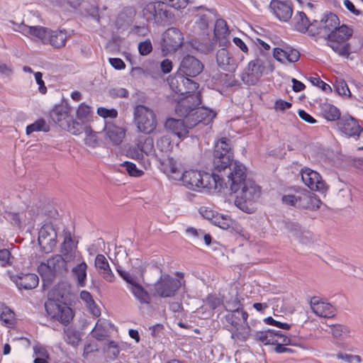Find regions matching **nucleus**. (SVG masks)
Returning <instances> with one entry per match:
<instances>
[{"label": "nucleus", "mask_w": 363, "mask_h": 363, "mask_svg": "<svg viewBox=\"0 0 363 363\" xmlns=\"http://www.w3.org/2000/svg\"><path fill=\"white\" fill-rule=\"evenodd\" d=\"M201 103V96L191 94L179 100L176 106V112L186 118L189 127H194L199 123L208 124L215 118L216 113L204 107H197Z\"/></svg>", "instance_id": "obj_1"}, {"label": "nucleus", "mask_w": 363, "mask_h": 363, "mask_svg": "<svg viewBox=\"0 0 363 363\" xmlns=\"http://www.w3.org/2000/svg\"><path fill=\"white\" fill-rule=\"evenodd\" d=\"M187 189L202 191L204 189L216 190L222 186L220 177L216 173L190 169L182 173V179Z\"/></svg>", "instance_id": "obj_2"}, {"label": "nucleus", "mask_w": 363, "mask_h": 363, "mask_svg": "<svg viewBox=\"0 0 363 363\" xmlns=\"http://www.w3.org/2000/svg\"><path fill=\"white\" fill-rule=\"evenodd\" d=\"M236 194L235 204L243 212L252 213L255 211V203L261 194L260 187L252 180L248 179L241 186Z\"/></svg>", "instance_id": "obj_3"}, {"label": "nucleus", "mask_w": 363, "mask_h": 363, "mask_svg": "<svg viewBox=\"0 0 363 363\" xmlns=\"http://www.w3.org/2000/svg\"><path fill=\"white\" fill-rule=\"evenodd\" d=\"M353 29L345 25H339L329 35L327 45L338 55L347 58L350 55V45L347 41L352 37Z\"/></svg>", "instance_id": "obj_4"}, {"label": "nucleus", "mask_w": 363, "mask_h": 363, "mask_svg": "<svg viewBox=\"0 0 363 363\" xmlns=\"http://www.w3.org/2000/svg\"><path fill=\"white\" fill-rule=\"evenodd\" d=\"M134 122L140 132L150 134L156 128V115L148 107L138 105L134 110Z\"/></svg>", "instance_id": "obj_5"}, {"label": "nucleus", "mask_w": 363, "mask_h": 363, "mask_svg": "<svg viewBox=\"0 0 363 363\" xmlns=\"http://www.w3.org/2000/svg\"><path fill=\"white\" fill-rule=\"evenodd\" d=\"M67 266L62 255H55L49 258L46 262H42L38 267V271L43 281L50 282L56 276L67 272Z\"/></svg>", "instance_id": "obj_6"}, {"label": "nucleus", "mask_w": 363, "mask_h": 363, "mask_svg": "<svg viewBox=\"0 0 363 363\" xmlns=\"http://www.w3.org/2000/svg\"><path fill=\"white\" fill-rule=\"evenodd\" d=\"M164 2L162 1L150 2L143 9L144 18L155 23L162 24L172 18V13L167 9Z\"/></svg>", "instance_id": "obj_7"}, {"label": "nucleus", "mask_w": 363, "mask_h": 363, "mask_svg": "<svg viewBox=\"0 0 363 363\" xmlns=\"http://www.w3.org/2000/svg\"><path fill=\"white\" fill-rule=\"evenodd\" d=\"M13 30L21 33L25 37L36 41L39 40L45 44L49 28L38 25H33L23 21L21 23H13Z\"/></svg>", "instance_id": "obj_8"}, {"label": "nucleus", "mask_w": 363, "mask_h": 363, "mask_svg": "<svg viewBox=\"0 0 363 363\" xmlns=\"http://www.w3.org/2000/svg\"><path fill=\"white\" fill-rule=\"evenodd\" d=\"M181 286V280L168 274H162L155 284V291L157 295L162 298L172 297Z\"/></svg>", "instance_id": "obj_9"}, {"label": "nucleus", "mask_w": 363, "mask_h": 363, "mask_svg": "<svg viewBox=\"0 0 363 363\" xmlns=\"http://www.w3.org/2000/svg\"><path fill=\"white\" fill-rule=\"evenodd\" d=\"M116 270L120 276L128 283V289L131 291L135 298L141 304L150 303V296L149 294L138 283L136 277L119 267Z\"/></svg>", "instance_id": "obj_10"}, {"label": "nucleus", "mask_w": 363, "mask_h": 363, "mask_svg": "<svg viewBox=\"0 0 363 363\" xmlns=\"http://www.w3.org/2000/svg\"><path fill=\"white\" fill-rule=\"evenodd\" d=\"M186 77L185 74H178L172 79L169 85L175 93L181 95L186 94L184 98L191 94H199V92H194L199 88V84Z\"/></svg>", "instance_id": "obj_11"}, {"label": "nucleus", "mask_w": 363, "mask_h": 363, "mask_svg": "<svg viewBox=\"0 0 363 363\" xmlns=\"http://www.w3.org/2000/svg\"><path fill=\"white\" fill-rule=\"evenodd\" d=\"M48 314L64 325H67L73 318L72 309L65 303H60L50 300L45 304Z\"/></svg>", "instance_id": "obj_12"}, {"label": "nucleus", "mask_w": 363, "mask_h": 363, "mask_svg": "<svg viewBox=\"0 0 363 363\" xmlns=\"http://www.w3.org/2000/svg\"><path fill=\"white\" fill-rule=\"evenodd\" d=\"M227 184L231 192L238 191L247 179L246 168L239 162H235L229 168Z\"/></svg>", "instance_id": "obj_13"}, {"label": "nucleus", "mask_w": 363, "mask_h": 363, "mask_svg": "<svg viewBox=\"0 0 363 363\" xmlns=\"http://www.w3.org/2000/svg\"><path fill=\"white\" fill-rule=\"evenodd\" d=\"M264 69L265 62L258 57L248 63L241 79L247 85H255L262 77Z\"/></svg>", "instance_id": "obj_14"}, {"label": "nucleus", "mask_w": 363, "mask_h": 363, "mask_svg": "<svg viewBox=\"0 0 363 363\" xmlns=\"http://www.w3.org/2000/svg\"><path fill=\"white\" fill-rule=\"evenodd\" d=\"M183 42L182 33L177 28H169L162 35V50L166 52H175L182 45Z\"/></svg>", "instance_id": "obj_15"}, {"label": "nucleus", "mask_w": 363, "mask_h": 363, "mask_svg": "<svg viewBox=\"0 0 363 363\" xmlns=\"http://www.w3.org/2000/svg\"><path fill=\"white\" fill-rule=\"evenodd\" d=\"M301 174L303 182L312 191L325 193L328 190V185L316 171L306 167L301 169Z\"/></svg>", "instance_id": "obj_16"}, {"label": "nucleus", "mask_w": 363, "mask_h": 363, "mask_svg": "<svg viewBox=\"0 0 363 363\" xmlns=\"http://www.w3.org/2000/svg\"><path fill=\"white\" fill-rule=\"evenodd\" d=\"M38 243L44 252L48 253L52 250L57 243V233L52 225L47 223L40 228Z\"/></svg>", "instance_id": "obj_17"}, {"label": "nucleus", "mask_w": 363, "mask_h": 363, "mask_svg": "<svg viewBox=\"0 0 363 363\" xmlns=\"http://www.w3.org/2000/svg\"><path fill=\"white\" fill-rule=\"evenodd\" d=\"M340 24V21L337 15L333 13H328L322 17L318 28L315 33V35L327 39L330 35Z\"/></svg>", "instance_id": "obj_18"}, {"label": "nucleus", "mask_w": 363, "mask_h": 363, "mask_svg": "<svg viewBox=\"0 0 363 363\" xmlns=\"http://www.w3.org/2000/svg\"><path fill=\"white\" fill-rule=\"evenodd\" d=\"M255 337L264 345H276L278 342L284 345H291L290 338L278 330H267L259 331L256 333Z\"/></svg>", "instance_id": "obj_19"}, {"label": "nucleus", "mask_w": 363, "mask_h": 363, "mask_svg": "<svg viewBox=\"0 0 363 363\" xmlns=\"http://www.w3.org/2000/svg\"><path fill=\"white\" fill-rule=\"evenodd\" d=\"M203 69V64L197 58L191 55L184 57L179 67V74L186 77H194L199 74Z\"/></svg>", "instance_id": "obj_20"}, {"label": "nucleus", "mask_w": 363, "mask_h": 363, "mask_svg": "<svg viewBox=\"0 0 363 363\" xmlns=\"http://www.w3.org/2000/svg\"><path fill=\"white\" fill-rule=\"evenodd\" d=\"M193 11H196L194 25V31L197 33H203L207 30L211 21V12L203 7H195Z\"/></svg>", "instance_id": "obj_21"}, {"label": "nucleus", "mask_w": 363, "mask_h": 363, "mask_svg": "<svg viewBox=\"0 0 363 363\" xmlns=\"http://www.w3.org/2000/svg\"><path fill=\"white\" fill-rule=\"evenodd\" d=\"M269 8L274 15L281 21L286 22L291 18L293 9L288 2L272 0Z\"/></svg>", "instance_id": "obj_22"}, {"label": "nucleus", "mask_w": 363, "mask_h": 363, "mask_svg": "<svg viewBox=\"0 0 363 363\" xmlns=\"http://www.w3.org/2000/svg\"><path fill=\"white\" fill-rule=\"evenodd\" d=\"M216 62L220 69L230 72H234L238 67L236 60L226 48H220L216 52Z\"/></svg>", "instance_id": "obj_23"}, {"label": "nucleus", "mask_w": 363, "mask_h": 363, "mask_svg": "<svg viewBox=\"0 0 363 363\" xmlns=\"http://www.w3.org/2000/svg\"><path fill=\"white\" fill-rule=\"evenodd\" d=\"M104 131L106 139L114 145H120L125 135V131L122 127L108 121L105 122Z\"/></svg>", "instance_id": "obj_24"}, {"label": "nucleus", "mask_w": 363, "mask_h": 363, "mask_svg": "<svg viewBox=\"0 0 363 363\" xmlns=\"http://www.w3.org/2000/svg\"><path fill=\"white\" fill-rule=\"evenodd\" d=\"M322 204L319 197L312 192L304 191L298 194V208L314 211Z\"/></svg>", "instance_id": "obj_25"}, {"label": "nucleus", "mask_w": 363, "mask_h": 363, "mask_svg": "<svg viewBox=\"0 0 363 363\" xmlns=\"http://www.w3.org/2000/svg\"><path fill=\"white\" fill-rule=\"evenodd\" d=\"M165 128L176 135L179 138H184L189 133V130L193 127H189V123L184 121L175 118H168L164 124Z\"/></svg>", "instance_id": "obj_26"}, {"label": "nucleus", "mask_w": 363, "mask_h": 363, "mask_svg": "<svg viewBox=\"0 0 363 363\" xmlns=\"http://www.w3.org/2000/svg\"><path fill=\"white\" fill-rule=\"evenodd\" d=\"M11 279L18 289H23L26 290L35 288L39 283L38 277L35 274L33 273L13 275L11 277Z\"/></svg>", "instance_id": "obj_27"}, {"label": "nucleus", "mask_w": 363, "mask_h": 363, "mask_svg": "<svg viewBox=\"0 0 363 363\" xmlns=\"http://www.w3.org/2000/svg\"><path fill=\"white\" fill-rule=\"evenodd\" d=\"M292 23L296 30L301 33L308 31V33L311 35L315 36V33L313 30V28L315 26V25L313 23H310L309 20L305 13L302 11L296 12L293 18Z\"/></svg>", "instance_id": "obj_28"}, {"label": "nucleus", "mask_w": 363, "mask_h": 363, "mask_svg": "<svg viewBox=\"0 0 363 363\" xmlns=\"http://www.w3.org/2000/svg\"><path fill=\"white\" fill-rule=\"evenodd\" d=\"M163 172L174 180H181L182 167L181 163L172 157H168L161 162Z\"/></svg>", "instance_id": "obj_29"}, {"label": "nucleus", "mask_w": 363, "mask_h": 363, "mask_svg": "<svg viewBox=\"0 0 363 363\" xmlns=\"http://www.w3.org/2000/svg\"><path fill=\"white\" fill-rule=\"evenodd\" d=\"M274 57L281 63H293L297 62L300 58L299 52L290 47L284 49L276 48L274 49Z\"/></svg>", "instance_id": "obj_30"}, {"label": "nucleus", "mask_w": 363, "mask_h": 363, "mask_svg": "<svg viewBox=\"0 0 363 363\" xmlns=\"http://www.w3.org/2000/svg\"><path fill=\"white\" fill-rule=\"evenodd\" d=\"M67 38L68 35L65 30H52L49 28L44 45H50L55 49H60L65 46Z\"/></svg>", "instance_id": "obj_31"}, {"label": "nucleus", "mask_w": 363, "mask_h": 363, "mask_svg": "<svg viewBox=\"0 0 363 363\" xmlns=\"http://www.w3.org/2000/svg\"><path fill=\"white\" fill-rule=\"evenodd\" d=\"M311 307L314 313L320 317L331 318L335 315V309L330 303L313 297L311 300Z\"/></svg>", "instance_id": "obj_32"}, {"label": "nucleus", "mask_w": 363, "mask_h": 363, "mask_svg": "<svg viewBox=\"0 0 363 363\" xmlns=\"http://www.w3.org/2000/svg\"><path fill=\"white\" fill-rule=\"evenodd\" d=\"M95 267L99 274L107 281L112 282L114 275L111 271L108 260L104 255L99 254L96 255L94 262Z\"/></svg>", "instance_id": "obj_33"}, {"label": "nucleus", "mask_w": 363, "mask_h": 363, "mask_svg": "<svg viewBox=\"0 0 363 363\" xmlns=\"http://www.w3.org/2000/svg\"><path fill=\"white\" fill-rule=\"evenodd\" d=\"M339 129L347 136L357 135L360 132V126L352 116L344 117L338 123Z\"/></svg>", "instance_id": "obj_34"}, {"label": "nucleus", "mask_w": 363, "mask_h": 363, "mask_svg": "<svg viewBox=\"0 0 363 363\" xmlns=\"http://www.w3.org/2000/svg\"><path fill=\"white\" fill-rule=\"evenodd\" d=\"M111 327V324L108 320L99 319L92 330L93 336L98 340H104L108 335Z\"/></svg>", "instance_id": "obj_35"}, {"label": "nucleus", "mask_w": 363, "mask_h": 363, "mask_svg": "<svg viewBox=\"0 0 363 363\" xmlns=\"http://www.w3.org/2000/svg\"><path fill=\"white\" fill-rule=\"evenodd\" d=\"M86 270L87 264L83 261L77 263V265L72 269V275L76 279L77 285L80 287H84L86 286Z\"/></svg>", "instance_id": "obj_36"}, {"label": "nucleus", "mask_w": 363, "mask_h": 363, "mask_svg": "<svg viewBox=\"0 0 363 363\" xmlns=\"http://www.w3.org/2000/svg\"><path fill=\"white\" fill-rule=\"evenodd\" d=\"M230 140L222 138L215 145L214 158L213 160H220V157H224L226 155H233L230 151Z\"/></svg>", "instance_id": "obj_37"}, {"label": "nucleus", "mask_w": 363, "mask_h": 363, "mask_svg": "<svg viewBox=\"0 0 363 363\" xmlns=\"http://www.w3.org/2000/svg\"><path fill=\"white\" fill-rule=\"evenodd\" d=\"M213 223L223 230L237 228V223L228 215L216 213Z\"/></svg>", "instance_id": "obj_38"}, {"label": "nucleus", "mask_w": 363, "mask_h": 363, "mask_svg": "<svg viewBox=\"0 0 363 363\" xmlns=\"http://www.w3.org/2000/svg\"><path fill=\"white\" fill-rule=\"evenodd\" d=\"M215 37L220 41L228 39L230 32L225 21L223 19H218L215 23L214 28Z\"/></svg>", "instance_id": "obj_39"}, {"label": "nucleus", "mask_w": 363, "mask_h": 363, "mask_svg": "<svg viewBox=\"0 0 363 363\" xmlns=\"http://www.w3.org/2000/svg\"><path fill=\"white\" fill-rule=\"evenodd\" d=\"M68 108L64 105L55 106L50 112V117L52 120L55 123H59L60 125H62L61 123L68 117Z\"/></svg>", "instance_id": "obj_40"}, {"label": "nucleus", "mask_w": 363, "mask_h": 363, "mask_svg": "<svg viewBox=\"0 0 363 363\" xmlns=\"http://www.w3.org/2000/svg\"><path fill=\"white\" fill-rule=\"evenodd\" d=\"M138 148L143 153L149 155L154 150V142L151 137L140 138L137 143Z\"/></svg>", "instance_id": "obj_41"}, {"label": "nucleus", "mask_w": 363, "mask_h": 363, "mask_svg": "<svg viewBox=\"0 0 363 363\" xmlns=\"http://www.w3.org/2000/svg\"><path fill=\"white\" fill-rule=\"evenodd\" d=\"M62 259L65 260V264H67L70 262H82V257L80 253L76 250V248L70 247L63 252L62 255Z\"/></svg>", "instance_id": "obj_42"}, {"label": "nucleus", "mask_w": 363, "mask_h": 363, "mask_svg": "<svg viewBox=\"0 0 363 363\" xmlns=\"http://www.w3.org/2000/svg\"><path fill=\"white\" fill-rule=\"evenodd\" d=\"M330 333H332L333 336L336 338H346L348 337H350V330L349 328L344 325L340 324H336L333 325L330 327Z\"/></svg>", "instance_id": "obj_43"}, {"label": "nucleus", "mask_w": 363, "mask_h": 363, "mask_svg": "<svg viewBox=\"0 0 363 363\" xmlns=\"http://www.w3.org/2000/svg\"><path fill=\"white\" fill-rule=\"evenodd\" d=\"M322 111L325 118L328 121H333L339 118L340 111L337 107L329 104H325L322 106Z\"/></svg>", "instance_id": "obj_44"}, {"label": "nucleus", "mask_w": 363, "mask_h": 363, "mask_svg": "<svg viewBox=\"0 0 363 363\" xmlns=\"http://www.w3.org/2000/svg\"><path fill=\"white\" fill-rule=\"evenodd\" d=\"M49 130V126L44 119H38L33 123L28 125L26 127V133L27 135H30L33 132L43 131L48 132Z\"/></svg>", "instance_id": "obj_45"}, {"label": "nucleus", "mask_w": 363, "mask_h": 363, "mask_svg": "<svg viewBox=\"0 0 363 363\" xmlns=\"http://www.w3.org/2000/svg\"><path fill=\"white\" fill-rule=\"evenodd\" d=\"M233 155H226L223 157H220V160H213V165L215 169L220 172L221 170H225L227 167H230L233 163Z\"/></svg>", "instance_id": "obj_46"}, {"label": "nucleus", "mask_w": 363, "mask_h": 363, "mask_svg": "<svg viewBox=\"0 0 363 363\" xmlns=\"http://www.w3.org/2000/svg\"><path fill=\"white\" fill-rule=\"evenodd\" d=\"M85 138L84 139L86 145L90 147H96L99 145L97 133L88 126L85 129Z\"/></svg>", "instance_id": "obj_47"}, {"label": "nucleus", "mask_w": 363, "mask_h": 363, "mask_svg": "<svg viewBox=\"0 0 363 363\" xmlns=\"http://www.w3.org/2000/svg\"><path fill=\"white\" fill-rule=\"evenodd\" d=\"M284 227L289 236L296 239H301L302 230L298 224L292 222H286Z\"/></svg>", "instance_id": "obj_48"}, {"label": "nucleus", "mask_w": 363, "mask_h": 363, "mask_svg": "<svg viewBox=\"0 0 363 363\" xmlns=\"http://www.w3.org/2000/svg\"><path fill=\"white\" fill-rule=\"evenodd\" d=\"M84 0H55V6H58L62 9H68L69 7L72 9L78 8Z\"/></svg>", "instance_id": "obj_49"}, {"label": "nucleus", "mask_w": 363, "mask_h": 363, "mask_svg": "<svg viewBox=\"0 0 363 363\" xmlns=\"http://www.w3.org/2000/svg\"><path fill=\"white\" fill-rule=\"evenodd\" d=\"M91 108L84 104H82L77 111V116L82 122L88 121L91 116Z\"/></svg>", "instance_id": "obj_50"}, {"label": "nucleus", "mask_w": 363, "mask_h": 363, "mask_svg": "<svg viewBox=\"0 0 363 363\" xmlns=\"http://www.w3.org/2000/svg\"><path fill=\"white\" fill-rule=\"evenodd\" d=\"M156 147L160 152L167 153L172 148L171 140L168 136H162L156 142Z\"/></svg>", "instance_id": "obj_51"}, {"label": "nucleus", "mask_w": 363, "mask_h": 363, "mask_svg": "<svg viewBox=\"0 0 363 363\" xmlns=\"http://www.w3.org/2000/svg\"><path fill=\"white\" fill-rule=\"evenodd\" d=\"M336 359L345 361L347 363H360L362 358L359 355L338 352L333 355Z\"/></svg>", "instance_id": "obj_52"}, {"label": "nucleus", "mask_w": 363, "mask_h": 363, "mask_svg": "<svg viewBox=\"0 0 363 363\" xmlns=\"http://www.w3.org/2000/svg\"><path fill=\"white\" fill-rule=\"evenodd\" d=\"M88 127L83 123H80L76 121H72L67 125V130L72 135H79L85 132V129Z\"/></svg>", "instance_id": "obj_53"}, {"label": "nucleus", "mask_w": 363, "mask_h": 363, "mask_svg": "<svg viewBox=\"0 0 363 363\" xmlns=\"http://www.w3.org/2000/svg\"><path fill=\"white\" fill-rule=\"evenodd\" d=\"M14 318V313L4 304H0V319L6 323H10Z\"/></svg>", "instance_id": "obj_54"}, {"label": "nucleus", "mask_w": 363, "mask_h": 363, "mask_svg": "<svg viewBox=\"0 0 363 363\" xmlns=\"http://www.w3.org/2000/svg\"><path fill=\"white\" fill-rule=\"evenodd\" d=\"M66 341L72 346H77L80 341L79 334L74 330L68 328L65 331Z\"/></svg>", "instance_id": "obj_55"}, {"label": "nucleus", "mask_w": 363, "mask_h": 363, "mask_svg": "<svg viewBox=\"0 0 363 363\" xmlns=\"http://www.w3.org/2000/svg\"><path fill=\"white\" fill-rule=\"evenodd\" d=\"M335 89L339 95L348 97L351 96V92L347 83L344 80H337L335 82Z\"/></svg>", "instance_id": "obj_56"}, {"label": "nucleus", "mask_w": 363, "mask_h": 363, "mask_svg": "<svg viewBox=\"0 0 363 363\" xmlns=\"http://www.w3.org/2000/svg\"><path fill=\"white\" fill-rule=\"evenodd\" d=\"M97 113L101 117L106 119V118H115L118 116V112L114 108L108 109L104 107H99L97 109Z\"/></svg>", "instance_id": "obj_57"}, {"label": "nucleus", "mask_w": 363, "mask_h": 363, "mask_svg": "<svg viewBox=\"0 0 363 363\" xmlns=\"http://www.w3.org/2000/svg\"><path fill=\"white\" fill-rule=\"evenodd\" d=\"M122 166L126 168L127 172L130 176L140 177L143 174V172L137 168L136 165L131 162H125Z\"/></svg>", "instance_id": "obj_58"}, {"label": "nucleus", "mask_w": 363, "mask_h": 363, "mask_svg": "<svg viewBox=\"0 0 363 363\" xmlns=\"http://www.w3.org/2000/svg\"><path fill=\"white\" fill-rule=\"evenodd\" d=\"M162 1L164 2L166 6L167 5L177 10L184 9L189 2L188 0H162Z\"/></svg>", "instance_id": "obj_59"}, {"label": "nucleus", "mask_w": 363, "mask_h": 363, "mask_svg": "<svg viewBox=\"0 0 363 363\" xmlns=\"http://www.w3.org/2000/svg\"><path fill=\"white\" fill-rule=\"evenodd\" d=\"M152 50V43L150 40L141 42L138 45V50L141 55H148Z\"/></svg>", "instance_id": "obj_60"}, {"label": "nucleus", "mask_w": 363, "mask_h": 363, "mask_svg": "<svg viewBox=\"0 0 363 363\" xmlns=\"http://www.w3.org/2000/svg\"><path fill=\"white\" fill-rule=\"evenodd\" d=\"M337 197L344 203H349L352 200L351 191L349 188H343L339 190Z\"/></svg>", "instance_id": "obj_61"}, {"label": "nucleus", "mask_w": 363, "mask_h": 363, "mask_svg": "<svg viewBox=\"0 0 363 363\" xmlns=\"http://www.w3.org/2000/svg\"><path fill=\"white\" fill-rule=\"evenodd\" d=\"M1 242L0 240V262L2 266H5L10 262L11 253L7 249L1 247Z\"/></svg>", "instance_id": "obj_62"}, {"label": "nucleus", "mask_w": 363, "mask_h": 363, "mask_svg": "<svg viewBox=\"0 0 363 363\" xmlns=\"http://www.w3.org/2000/svg\"><path fill=\"white\" fill-rule=\"evenodd\" d=\"M311 82L313 84L320 87L323 91H324L327 93L332 91V89H331L330 86L329 84H326L325 82H324L323 81H322L318 77H311Z\"/></svg>", "instance_id": "obj_63"}, {"label": "nucleus", "mask_w": 363, "mask_h": 363, "mask_svg": "<svg viewBox=\"0 0 363 363\" xmlns=\"http://www.w3.org/2000/svg\"><path fill=\"white\" fill-rule=\"evenodd\" d=\"M106 348L108 352L112 354L114 358H116L120 353L118 345L113 340H109L106 342Z\"/></svg>", "instance_id": "obj_64"}]
</instances>
